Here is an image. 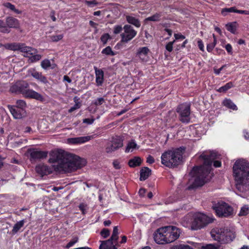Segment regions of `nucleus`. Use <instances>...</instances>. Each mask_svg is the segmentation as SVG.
<instances>
[{
    "label": "nucleus",
    "mask_w": 249,
    "mask_h": 249,
    "mask_svg": "<svg viewBox=\"0 0 249 249\" xmlns=\"http://www.w3.org/2000/svg\"><path fill=\"white\" fill-rule=\"evenodd\" d=\"M52 167L44 164L36 166V171L42 176L56 171H71L86 164V160L81 157H51L49 159Z\"/></svg>",
    "instance_id": "obj_1"
},
{
    "label": "nucleus",
    "mask_w": 249,
    "mask_h": 249,
    "mask_svg": "<svg viewBox=\"0 0 249 249\" xmlns=\"http://www.w3.org/2000/svg\"><path fill=\"white\" fill-rule=\"evenodd\" d=\"M233 176L236 189L242 195V197L249 199V161L239 159L235 161L232 167Z\"/></svg>",
    "instance_id": "obj_2"
},
{
    "label": "nucleus",
    "mask_w": 249,
    "mask_h": 249,
    "mask_svg": "<svg viewBox=\"0 0 249 249\" xmlns=\"http://www.w3.org/2000/svg\"><path fill=\"white\" fill-rule=\"evenodd\" d=\"M210 157H201L203 164L199 167L194 168L191 172V180L193 182L192 187L201 186L211 178L213 176V161Z\"/></svg>",
    "instance_id": "obj_3"
},
{
    "label": "nucleus",
    "mask_w": 249,
    "mask_h": 249,
    "mask_svg": "<svg viewBox=\"0 0 249 249\" xmlns=\"http://www.w3.org/2000/svg\"><path fill=\"white\" fill-rule=\"evenodd\" d=\"M214 220L213 216L211 215L201 212L190 213L182 218L181 224L185 228L197 231L204 228L213 222Z\"/></svg>",
    "instance_id": "obj_4"
},
{
    "label": "nucleus",
    "mask_w": 249,
    "mask_h": 249,
    "mask_svg": "<svg viewBox=\"0 0 249 249\" xmlns=\"http://www.w3.org/2000/svg\"><path fill=\"white\" fill-rule=\"evenodd\" d=\"M181 233L180 230L174 226H166L158 229L154 233V239L160 245L172 243L178 239Z\"/></svg>",
    "instance_id": "obj_5"
},
{
    "label": "nucleus",
    "mask_w": 249,
    "mask_h": 249,
    "mask_svg": "<svg viewBox=\"0 0 249 249\" xmlns=\"http://www.w3.org/2000/svg\"><path fill=\"white\" fill-rule=\"evenodd\" d=\"M211 234L213 240L221 244L229 243L235 237L234 231L228 227L213 229L211 231Z\"/></svg>",
    "instance_id": "obj_6"
},
{
    "label": "nucleus",
    "mask_w": 249,
    "mask_h": 249,
    "mask_svg": "<svg viewBox=\"0 0 249 249\" xmlns=\"http://www.w3.org/2000/svg\"><path fill=\"white\" fill-rule=\"evenodd\" d=\"M213 208L219 217H229L233 213L231 206L227 203L220 201L213 205Z\"/></svg>",
    "instance_id": "obj_7"
},
{
    "label": "nucleus",
    "mask_w": 249,
    "mask_h": 249,
    "mask_svg": "<svg viewBox=\"0 0 249 249\" xmlns=\"http://www.w3.org/2000/svg\"><path fill=\"white\" fill-rule=\"evenodd\" d=\"M21 52L25 53L24 56L29 58V61L34 63L41 59L42 56L37 53V50L34 48L27 46L24 44L22 46Z\"/></svg>",
    "instance_id": "obj_8"
},
{
    "label": "nucleus",
    "mask_w": 249,
    "mask_h": 249,
    "mask_svg": "<svg viewBox=\"0 0 249 249\" xmlns=\"http://www.w3.org/2000/svg\"><path fill=\"white\" fill-rule=\"evenodd\" d=\"M177 112L179 114V119L181 122L184 123H188L190 122V104L183 103L179 105L177 108Z\"/></svg>",
    "instance_id": "obj_9"
},
{
    "label": "nucleus",
    "mask_w": 249,
    "mask_h": 249,
    "mask_svg": "<svg viewBox=\"0 0 249 249\" xmlns=\"http://www.w3.org/2000/svg\"><path fill=\"white\" fill-rule=\"evenodd\" d=\"M118 230L117 227H114L111 238L109 240L102 242L100 246V249H115L113 242L118 240Z\"/></svg>",
    "instance_id": "obj_10"
},
{
    "label": "nucleus",
    "mask_w": 249,
    "mask_h": 249,
    "mask_svg": "<svg viewBox=\"0 0 249 249\" xmlns=\"http://www.w3.org/2000/svg\"><path fill=\"white\" fill-rule=\"evenodd\" d=\"M161 163L167 167H173L182 163L184 157H160Z\"/></svg>",
    "instance_id": "obj_11"
},
{
    "label": "nucleus",
    "mask_w": 249,
    "mask_h": 249,
    "mask_svg": "<svg viewBox=\"0 0 249 249\" xmlns=\"http://www.w3.org/2000/svg\"><path fill=\"white\" fill-rule=\"evenodd\" d=\"M124 33L121 34V41L127 42L133 39L137 35V32L129 25L124 27Z\"/></svg>",
    "instance_id": "obj_12"
},
{
    "label": "nucleus",
    "mask_w": 249,
    "mask_h": 249,
    "mask_svg": "<svg viewBox=\"0 0 249 249\" xmlns=\"http://www.w3.org/2000/svg\"><path fill=\"white\" fill-rule=\"evenodd\" d=\"M29 87V84L25 81H19L16 82L10 88L9 91L14 93L22 94L24 93L26 89Z\"/></svg>",
    "instance_id": "obj_13"
},
{
    "label": "nucleus",
    "mask_w": 249,
    "mask_h": 249,
    "mask_svg": "<svg viewBox=\"0 0 249 249\" xmlns=\"http://www.w3.org/2000/svg\"><path fill=\"white\" fill-rule=\"evenodd\" d=\"M124 137L116 136L112 138L110 145L106 148L107 153L117 150L123 146Z\"/></svg>",
    "instance_id": "obj_14"
},
{
    "label": "nucleus",
    "mask_w": 249,
    "mask_h": 249,
    "mask_svg": "<svg viewBox=\"0 0 249 249\" xmlns=\"http://www.w3.org/2000/svg\"><path fill=\"white\" fill-rule=\"evenodd\" d=\"M23 96L27 98L34 99L40 101H43L44 99L40 93L29 89V88L26 89L24 93H23Z\"/></svg>",
    "instance_id": "obj_15"
},
{
    "label": "nucleus",
    "mask_w": 249,
    "mask_h": 249,
    "mask_svg": "<svg viewBox=\"0 0 249 249\" xmlns=\"http://www.w3.org/2000/svg\"><path fill=\"white\" fill-rule=\"evenodd\" d=\"M185 146H181L179 148H171L165 151L161 156H182L186 151Z\"/></svg>",
    "instance_id": "obj_16"
},
{
    "label": "nucleus",
    "mask_w": 249,
    "mask_h": 249,
    "mask_svg": "<svg viewBox=\"0 0 249 249\" xmlns=\"http://www.w3.org/2000/svg\"><path fill=\"white\" fill-rule=\"evenodd\" d=\"M187 243L197 249H218L219 248V246L217 244H209L204 245L192 241H188Z\"/></svg>",
    "instance_id": "obj_17"
},
{
    "label": "nucleus",
    "mask_w": 249,
    "mask_h": 249,
    "mask_svg": "<svg viewBox=\"0 0 249 249\" xmlns=\"http://www.w3.org/2000/svg\"><path fill=\"white\" fill-rule=\"evenodd\" d=\"M149 52L150 50L147 47H140L138 49L136 56L142 61H146Z\"/></svg>",
    "instance_id": "obj_18"
},
{
    "label": "nucleus",
    "mask_w": 249,
    "mask_h": 249,
    "mask_svg": "<svg viewBox=\"0 0 249 249\" xmlns=\"http://www.w3.org/2000/svg\"><path fill=\"white\" fill-rule=\"evenodd\" d=\"M8 108L15 119H21L23 117L24 110L16 107L15 106L8 105Z\"/></svg>",
    "instance_id": "obj_19"
},
{
    "label": "nucleus",
    "mask_w": 249,
    "mask_h": 249,
    "mask_svg": "<svg viewBox=\"0 0 249 249\" xmlns=\"http://www.w3.org/2000/svg\"><path fill=\"white\" fill-rule=\"evenodd\" d=\"M48 154V151H41L36 148H31L28 149L25 156H47Z\"/></svg>",
    "instance_id": "obj_20"
},
{
    "label": "nucleus",
    "mask_w": 249,
    "mask_h": 249,
    "mask_svg": "<svg viewBox=\"0 0 249 249\" xmlns=\"http://www.w3.org/2000/svg\"><path fill=\"white\" fill-rule=\"evenodd\" d=\"M28 72L35 78L39 80L41 82H42L43 83H45V84L48 83V81H47L46 77L45 76H43L41 74V73L36 71V70L35 69H32L29 70L28 71Z\"/></svg>",
    "instance_id": "obj_21"
},
{
    "label": "nucleus",
    "mask_w": 249,
    "mask_h": 249,
    "mask_svg": "<svg viewBox=\"0 0 249 249\" xmlns=\"http://www.w3.org/2000/svg\"><path fill=\"white\" fill-rule=\"evenodd\" d=\"M6 27L11 28H18L19 27V21L12 17H8L6 18Z\"/></svg>",
    "instance_id": "obj_22"
},
{
    "label": "nucleus",
    "mask_w": 249,
    "mask_h": 249,
    "mask_svg": "<svg viewBox=\"0 0 249 249\" xmlns=\"http://www.w3.org/2000/svg\"><path fill=\"white\" fill-rule=\"evenodd\" d=\"M91 138L90 136L72 138L68 139V141L72 144L82 143L89 141Z\"/></svg>",
    "instance_id": "obj_23"
},
{
    "label": "nucleus",
    "mask_w": 249,
    "mask_h": 249,
    "mask_svg": "<svg viewBox=\"0 0 249 249\" xmlns=\"http://www.w3.org/2000/svg\"><path fill=\"white\" fill-rule=\"evenodd\" d=\"M95 75H96V82L98 86H101L103 83L104 80V72L101 69H98L97 67H94Z\"/></svg>",
    "instance_id": "obj_24"
},
{
    "label": "nucleus",
    "mask_w": 249,
    "mask_h": 249,
    "mask_svg": "<svg viewBox=\"0 0 249 249\" xmlns=\"http://www.w3.org/2000/svg\"><path fill=\"white\" fill-rule=\"evenodd\" d=\"M50 156H75L71 153H68L61 149H55L49 153Z\"/></svg>",
    "instance_id": "obj_25"
},
{
    "label": "nucleus",
    "mask_w": 249,
    "mask_h": 249,
    "mask_svg": "<svg viewBox=\"0 0 249 249\" xmlns=\"http://www.w3.org/2000/svg\"><path fill=\"white\" fill-rule=\"evenodd\" d=\"M151 174V170L147 167H143L140 170L141 181L146 180Z\"/></svg>",
    "instance_id": "obj_26"
},
{
    "label": "nucleus",
    "mask_w": 249,
    "mask_h": 249,
    "mask_svg": "<svg viewBox=\"0 0 249 249\" xmlns=\"http://www.w3.org/2000/svg\"><path fill=\"white\" fill-rule=\"evenodd\" d=\"M23 43H13L7 44L5 46V48L7 49L12 51H20L21 52Z\"/></svg>",
    "instance_id": "obj_27"
},
{
    "label": "nucleus",
    "mask_w": 249,
    "mask_h": 249,
    "mask_svg": "<svg viewBox=\"0 0 249 249\" xmlns=\"http://www.w3.org/2000/svg\"><path fill=\"white\" fill-rule=\"evenodd\" d=\"M142 162V160L140 157H134L130 160L128 162V165L130 167H135L140 166Z\"/></svg>",
    "instance_id": "obj_28"
},
{
    "label": "nucleus",
    "mask_w": 249,
    "mask_h": 249,
    "mask_svg": "<svg viewBox=\"0 0 249 249\" xmlns=\"http://www.w3.org/2000/svg\"><path fill=\"white\" fill-rule=\"evenodd\" d=\"M138 148V146L134 141L129 142L125 148V152L126 153L132 152L134 150Z\"/></svg>",
    "instance_id": "obj_29"
},
{
    "label": "nucleus",
    "mask_w": 249,
    "mask_h": 249,
    "mask_svg": "<svg viewBox=\"0 0 249 249\" xmlns=\"http://www.w3.org/2000/svg\"><path fill=\"white\" fill-rule=\"evenodd\" d=\"M126 19L127 21L129 23L133 24L137 27H140L141 23L138 19H137L135 18H134L132 16H127L126 17Z\"/></svg>",
    "instance_id": "obj_30"
},
{
    "label": "nucleus",
    "mask_w": 249,
    "mask_h": 249,
    "mask_svg": "<svg viewBox=\"0 0 249 249\" xmlns=\"http://www.w3.org/2000/svg\"><path fill=\"white\" fill-rule=\"evenodd\" d=\"M223 104L224 106L228 107L229 108L232 110L237 109L236 106L230 99L224 100L223 102Z\"/></svg>",
    "instance_id": "obj_31"
},
{
    "label": "nucleus",
    "mask_w": 249,
    "mask_h": 249,
    "mask_svg": "<svg viewBox=\"0 0 249 249\" xmlns=\"http://www.w3.org/2000/svg\"><path fill=\"white\" fill-rule=\"evenodd\" d=\"M162 16L161 13H156L153 16L148 17L145 19V21H159L160 19V18Z\"/></svg>",
    "instance_id": "obj_32"
},
{
    "label": "nucleus",
    "mask_w": 249,
    "mask_h": 249,
    "mask_svg": "<svg viewBox=\"0 0 249 249\" xmlns=\"http://www.w3.org/2000/svg\"><path fill=\"white\" fill-rule=\"evenodd\" d=\"M24 223V220H20L16 223L14 225L12 230L13 233H16L23 226Z\"/></svg>",
    "instance_id": "obj_33"
},
{
    "label": "nucleus",
    "mask_w": 249,
    "mask_h": 249,
    "mask_svg": "<svg viewBox=\"0 0 249 249\" xmlns=\"http://www.w3.org/2000/svg\"><path fill=\"white\" fill-rule=\"evenodd\" d=\"M236 22L228 23L226 25L227 30L232 34H235L236 31Z\"/></svg>",
    "instance_id": "obj_34"
},
{
    "label": "nucleus",
    "mask_w": 249,
    "mask_h": 249,
    "mask_svg": "<svg viewBox=\"0 0 249 249\" xmlns=\"http://www.w3.org/2000/svg\"><path fill=\"white\" fill-rule=\"evenodd\" d=\"M3 5L6 7L7 8H8L10 9L11 10L14 11L15 13L18 14H20L21 13V11L16 9L15 8V6L14 5L12 4V3L10 2H5L3 4Z\"/></svg>",
    "instance_id": "obj_35"
},
{
    "label": "nucleus",
    "mask_w": 249,
    "mask_h": 249,
    "mask_svg": "<svg viewBox=\"0 0 249 249\" xmlns=\"http://www.w3.org/2000/svg\"><path fill=\"white\" fill-rule=\"evenodd\" d=\"M233 87V83L231 82L227 83L225 85L220 87L217 90L219 92H226L228 89Z\"/></svg>",
    "instance_id": "obj_36"
},
{
    "label": "nucleus",
    "mask_w": 249,
    "mask_h": 249,
    "mask_svg": "<svg viewBox=\"0 0 249 249\" xmlns=\"http://www.w3.org/2000/svg\"><path fill=\"white\" fill-rule=\"evenodd\" d=\"M73 99H74V101L75 104L73 107H71L69 109V112H70V113H71V112H73V111H74L75 110L79 108L81 106V104L80 102H78V100L79 99L77 97H75Z\"/></svg>",
    "instance_id": "obj_37"
},
{
    "label": "nucleus",
    "mask_w": 249,
    "mask_h": 249,
    "mask_svg": "<svg viewBox=\"0 0 249 249\" xmlns=\"http://www.w3.org/2000/svg\"><path fill=\"white\" fill-rule=\"evenodd\" d=\"M249 213V206L248 205H244L241 208L238 215L239 216H245Z\"/></svg>",
    "instance_id": "obj_38"
},
{
    "label": "nucleus",
    "mask_w": 249,
    "mask_h": 249,
    "mask_svg": "<svg viewBox=\"0 0 249 249\" xmlns=\"http://www.w3.org/2000/svg\"><path fill=\"white\" fill-rule=\"evenodd\" d=\"M194 247H191L188 245L180 244L173 246L171 249H194Z\"/></svg>",
    "instance_id": "obj_39"
},
{
    "label": "nucleus",
    "mask_w": 249,
    "mask_h": 249,
    "mask_svg": "<svg viewBox=\"0 0 249 249\" xmlns=\"http://www.w3.org/2000/svg\"><path fill=\"white\" fill-rule=\"evenodd\" d=\"M9 32L10 30L8 29V27H6L4 21L0 19V32L8 33Z\"/></svg>",
    "instance_id": "obj_40"
},
{
    "label": "nucleus",
    "mask_w": 249,
    "mask_h": 249,
    "mask_svg": "<svg viewBox=\"0 0 249 249\" xmlns=\"http://www.w3.org/2000/svg\"><path fill=\"white\" fill-rule=\"evenodd\" d=\"M237 11V9L235 8L234 7H230V8H224L221 11V14L223 16H225L227 15L228 13L229 12H234L236 13Z\"/></svg>",
    "instance_id": "obj_41"
},
{
    "label": "nucleus",
    "mask_w": 249,
    "mask_h": 249,
    "mask_svg": "<svg viewBox=\"0 0 249 249\" xmlns=\"http://www.w3.org/2000/svg\"><path fill=\"white\" fill-rule=\"evenodd\" d=\"M102 53L107 55L113 56L115 55V53L112 51V49L110 46H107L103 49L102 51Z\"/></svg>",
    "instance_id": "obj_42"
},
{
    "label": "nucleus",
    "mask_w": 249,
    "mask_h": 249,
    "mask_svg": "<svg viewBox=\"0 0 249 249\" xmlns=\"http://www.w3.org/2000/svg\"><path fill=\"white\" fill-rule=\"evenodd\" d=\"M17 106L16 107L23 110V109L26 107V102L22 100H18L16 102Z\"/></svg>",
    "instance_id": "obj_43"
},
{
    "label": "nucleus",
    "mask_w": 249,
    "mask_h": 249,
    "mask_svg": "<svg viewBox=\"0 0 249 249\" xmlns=\"http://www.w3.org/2000/svg\"><path fill=\"white\" fill-rule=\"evenodd\" d=\"M110 38H111V37H110V35L106 33V34H103L101 36L100 39H101V41H102L103 44L104 45H105V44H107L108 40L110 39Z\"/></svg>",
    "instance_id": "obj_44"
},
{
    "label": "nucleus",
    "mask_w": 249,
    "mask_h": 249,
    "mask_svg": "<svg viewBox=\"0 0 249 249\" xmlns=\"http://www.w3.org/2000/svg\"><path fill=\"white\" fill-rule=\"evenodd\" d=\"M41 66L42 68L44 69H47L49 67H51V62L48 59L43 60L41 62Z\"/></svg>",
    "instance_id": "obj_45"
},
{
    "label": "nucleus",
    "mask_w": 249,
    "mask_h": 249,
    "mask_svg": "<svg viewBox=\"0 0 249 249\" xmlns=\"http://www.w3.org/2000/svg\"><path fill=\"white\" fill-rule=\"evenodd\" d=\"M221 154L219 153L216 150H212L210 151L209 152V153L207 152H204L200 156H220Z\"/></svg>",
    "instance_id": "obj_46"
},
{
    "label": "nucleus",
    "mask_w": 249,
    "mask_h": 249,
    "mask_svg": "<svg viewBox=\"0 0 249 249\" xmlns=\"http://www.w3.org/2000/svg\"><path fill=\"white\" fill-rule=\"evenodd\" d=\"M78 241V238L77 237H73L71 241H70L66 245L67 248H69L72 246H73L75 243H76Z\"/></svg>",
    "instance_id": "obj_47"
},
{
    "label": "nucleus",
    "mask_w": 249,
    "mask_h": 249,
    "mask_svg": "<svg viewBox=\"0 0 249 249\" xmlns=\"http://www.w3.org/2000/svg\"><path fill=\"white\" fill-rule=\"evenodd\" d=\"M63 37V35H53L51 36V40L53 42H57L61 40Z\"/></svg>",
    "instance_id": "obj_48"
},
{
    "label": "nucleus",
    "mask_w": 249,
    "mask_h": 249,
    "mask_svg": "<svg viewBox=\"0 0 249 249\" xmlns=\"http://www.w3.org/2000/svg\"><path fill=\"white\" fill-rule=\"evenodd\" d=\"M110 234V231L107 229H103L101 231V236L104 238H107Z\"/></svg>",
    "instance_id": "obj_49"
},
{
    "label": "nucleus",
    "mask_w": 249,
    "mask_h": 249,
    "mask_svg": "<svg viewBox=\"0 0 249 249\" xmlns=\"http://www.w3.org/2000/svg\"><path fill=\"white\" fill-rule=\"evenodd\" d=\"M174 42H175V40H174L173 41L169 42L166 44V45L165 46V48L168 52H171L172 51L173 45Z\"/></svg>",
    "instance_id": "obj_50"
},
{
    "label": "nucleus",
    "mask_w": 249,
    "mask_h": 249,
    "mask_svg": "<svg viewBox=\"0 0 249 249\" xmlns=\"http://www.w3.org/2000/svg\"><path fill=\"white\" fill-rule=\"evenodd\" d=\"M122 27L121 25H116L114 28L113 33L114 34H118L122 31Z\"/></svg>",
    "instance_id": "obj_51"
},
{
    "label": "nucleus",
    "mask_w": 249,
    "mask_h": 249,
    "mask_svg": "<svg viewBox=\"0 0 249 249\" xmlns=\"http://www.w3.org/2000/svg\"><path fill=\"white\" fill-rule=\"evenodd\" d=\"M79 209L82 211L83 214H85L87 212V205L86 204L82 203L79 205Z\"/></svg>",
    "instance_id": "obj_52"
},
{
    "label": "nucleus",
    "mask_w": 249,
    "mask_h": 249,
    "mask_svg": "<svg viewBox=\"0 0 249 249\" xmlns=\"http://www.w3.org/2000/svg\"><path fill=\"white\" fill-rule=\"evenodd\" d=\"M105 102V99L102 98H98L94 102V104L96 106H99L103 104V103Z\"/></svg>",
    "instance_id": "obj_53"
},
{
    "label": "nucleus",
    "mask_w": 249,
    "mask_h": 249,
    "mask_svg": "<svg viewBox=\"0 0 249 249\" xmlns=\"http://www.w3.org/2000/svg\"><path fill=\"white\" fill-rule=\"evenodd\" d=\"M215 46V45L213 43L208 44L207 46V51L209 52H211L213 49L214 48Z\"/></svg>",
    "instance_id": "obj_54"
},
{
    "label": "nucleus",
    "mask_w": 249,
    "mask_h": 249,
    "mask_svg": "<svg viewBox=\"0 0 249 249\" xmlns=\"http://www.w3.org/2000/svg\"><path fill=\"white\" fill-rule=\"evenodd\" d=\"M225 49L228 53H229L230 54L232 53V47L231 44H227L225 46Z\"/></svg>",
    "instance_id": "obj_55"
},
{
    "label": "nucleus",
    "mask_w": 249,
    "mask_h": 249,
    "mask_svg": "<svg viewBox=\"0 0 249 249\" xmlns=\"http://www.w3.org/2000/svg\"><path fill=\"white\" fill-rule=\"evenodd\" d=\"M174 36L176 39H184L185 38V36L180 34H175Z\"/></svg>",
    "instance_id": "obj_56"
},
{
    "label": "nucleus",
    "mask_w": 249,
    "mask_h": 249,
    "mask_svg": "<svg viewBox=\"0 0 249 249\" xmlns=\"http://www.w3.org/2000/svg\"><path fill=\"white\" fill-rule=\"evenodd\" d=\"M94 121V119H90L89 118H86L83 120V123H87L88 124H90L93 123Z\"/></svg>",
    "instance_id": "obj_57"
},
{
    "label": "nucleus",
    "mask_w": 249,
    "mask_h": 249,
    "mask_svg": "<svg viewBox=\"0 0 249 249\" xmlns=\"http://www.w3.org/2000/svg\"><path fill=\"white\" fill-rule=\"evenodd\" d=\"M198 46L201 51H204V45L201 40H199L197 41Z\"/></svg>",
    "instance_id": "obj_58"
},
{
    "label": "nucleus",
    "mask_w": 249,
    "mask_h": 249,
    "mask_svg": "<svg viewBox=\"0 0 249 249\" xmlns=\"http://www.w3.org/2000/svg\"><path fill=\"white\" fill-rule=\"evenodd\" d=\"M113 166L115 169H120L121 168V166L120 165V162L118 160H115L113 162Z\"/></svg>",
    "instance_id": "obj_59"
},
{
    "label": "nucleus",
    "mask_w": 249,
    "mask_h": 249,
    "mask_svg": "<svg viewBox=\"0 0 249 249\" xmlns=\"http://www.w3.org/2000/svg\"><path fill=\"white\" fill-rule=\"evenodd\" d=\"M236 13L241 14H245V15H249V11L247 10H237V11H236Z\"/></svg>",
    "instance_id": "obj_60"
},
{
    "label": "nucleus",
    "mask_w": 249,
    "mask_h": 249,
    "mask_svg": "<svg viewBox=\"0 0 249 249\" xmlns=\"http://www.w3.org/2000/svg\"><path fill=\"white\" fill-rule=\"evenodd\" d=\"M55 12L53 10L51 12L50 17L52 19L53 21H55L56 20V18L55 17Z\"/></svg>",
    "instance_id": "obj_61"
},
{
    "label": "nucleus",
    "mask_w": 249,
    "mask_h": 249,
    "mask_svg": "<svg viewBox=\"0 0 249 249\" xmlns=\"http://www.w3.org/2000/svg\"><path fill=\"white\" fill-rule=\"evenodd\" d=\"M147 162L149 164H152L154 162L153 157H147Z\"/></svg>",
    "instance_id": "obj_62"
},
{
    "label": "nucleus",
    "mask_w": 249,
    "mask_h": 249,
    "mask_svg": "<svg viewBox=\"0 0 249 249\" xmlns=\"http://www.w3.org/2000/svg\"><path fill=\"white\" fill-rule=\"evenodd\" d=\"M224 67L225 66L224 65L222 67H221L220 69H214V73L217 75L219 74Z\"/></svg>",
    "instance_id": "obj_63"
},
{
    "label": "nucleus",
    "mask_w": 249,
    "mask_h": 249,
    "mask_svg": "<svg viewBox=\"0 0 249 249\" xmlns=\"http://www.w3.org/2000/svg\"><path fill=\"white\" fill-rule=\"evenodd\" d=\"M89 24L91 27H92L95 29L97 28V26L98 24L96 23L93 22V21L90 20L89 22Z\"/></svg>",
    "instance_id": "obj_64"
}]
</instances>
